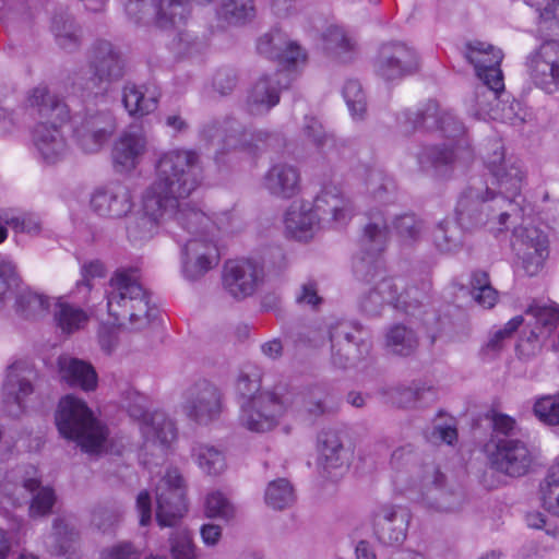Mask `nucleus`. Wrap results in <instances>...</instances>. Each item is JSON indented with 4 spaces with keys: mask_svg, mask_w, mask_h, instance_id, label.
Here are the masks:
<instances>
[{
    "mask_svg": "<svg viewBox=\"0 0 559 559\" xmlns=\"http://www.w3.org/2000/svg\"><path fill=\"white\" fill-rule=\"evenodd\" d=\"M521 211L516 198L501 191L493 194L486 182L474 178L460 194L455 219L467 231L487 227L497 235L508 228L511 217H520Z\"/></svg>",
    "mask_w": 559,
    "mask_h": 559,
    "instance_id": "f257e3e1",
    "label": "nucleus"
},
{
    "mask_svg": "<svg viewBox=\"0 0 559 559\" xmlns=\"http://www.w3.org/2000/svg\"><path fill=\"white\" fill-rule=\"evenodd\" d=\"M108 314L130 331H141L156 319L158 309L151 302L150 292L140 283L135 270L118 269L106 290Z\"/></svg>",
    "mask_w": 559,
    "mask_h": 559,
    "instance_id": "f03ea898",
    "label": "nucleus"
},
{
    "mask_svg": "<svg viewBox=\"0 0 559 559\" xmlns=\"http://www.w3.org/2000/svg\"><path fill=\"white\" fill-rule=\"evenodd\" d=\"M155 169L156 179L146 191L167 204L189 197L204 178L201 157L193 150L174 148L163 153Z\"/></svg>",
    "mask_w": 559,
    "mask_h": 559,
    "instance_id": "7ed1b4c3",
    "label": "nucleus"
},
{
    "mask_svg": "<svg viewBox=\"0 0 559 559\" xmlns=\"http://www.w3.org/2000/svg\"><path fill=\"white\" fill-rule=\"evenodd\" d=\"M55 420L59 433L74 441L82 451L96 454L104 449L107 429L94 417L84 401L66 395L58 404Z\"/></svg>",
    "mask_w": 559,
    "mask_h": 559,
    "instance_id": "20e7f679",
    "label": "nucleus"
},
{
    "mask_svg": "<svg viewBox=\"0 0 559 559\" xmlns=\"http://www.w3.org/2000/svg\"><path fill=\"white\" fill-rule=\"evenodd\" d=\"M87 69V75L78 76L74 84L85 99L103 100L110 84L124 76L126 60L114 44L98 39L88 49Z\"/></svg>",
    "mask_w": 559,
    "mask_h": 559,
    "instance_id": "39448f33",
    "label": "nucleus"
},
{
    "mask_svg": "<svg viewBox=\"0 0 559 559\" xmlns=\"http://www.w3.org/2000/svg\"><path fill=\"white\" fill-rule=\"evenodd\" d=\"M290 405L288 396L263 391L251 399L239 401V424L251 432L264 433L278 425Z\"/></svg>",
    "mask_w": 559,
    "mask_h": 559,
    "instance_id": "423d86ee",
    "label": "nucleus"
},
{
    "mask_svg": "<svg viewBox=\"0 0 559 559\" xmlns=\"http://www.w3.org/2000/svg\"><path fill=\"white\" fill-rule=\"evenodd\" d=\"M332 362L345 369L362 359L370 349L367 332L356 321L338 320L330 326Z\"/></svg>",
    "mask_w": 559,
    "mask_h": 559,
    "instance_id": "0eeeda50",
    "label": "nucleus"
},
{
    "mask_svg": "<svg viewBox=\"0 0 559 559\" xmlns=\"http://www.w3.org/2000/svg\"><path fill=\"white\" fill-rule=\"evenodd\" d=\"M420 70V57L415 48L403 41L381 45L374 61L376 74L386 82L402 80Z\"/></svg>",
    "mask_w": 559,
    "mask_h": 559,
    "instance_id": "6e6552de",
    "label": "nucleus"
},
{
    "mask_svg": "<svg viewBox=\"0 0 559 559\" xmlns=\"http://www.w3.org/2000/svg\"><path fill=\"white\" fill-rule=\"evenodd\" d=\"M183 479L177 469H168L155 490L156 521L160 527H174L187 512Z\"/></svg>",
    "mask_w": 559,
    "mask_h": 559,
    "instance_id": "1a4fd4ad",
    "label": "nucleus"
},
{
    "mask_svg": "<svg viewBox=\"0 0 559 559\" xmlns=\"http://www.w3.org/2000/svg\"><path fill=\"white\" fill-rule=\"evenodd\" d=\"M73 138L86 153H96L116 130V121L108 110L85 109L73 119Z\"/></svg>",
    "mask_w": 559,
    "mask_h": 559,
    "instance_id": "9d476101",
    "label": "nucleus"
},
{
    "mask_svg": "<svg viewBox=\"0 0 559 559\" xmlns=\"http://www.w3.org/2000/svg\"><path fill=\"white\" fill-rule=\"evenodd\" d=\"M166 230L173 235L177 242L186 238L211 234L215 229L212 219L199 207L189 202H175L165 206Z\"/></svg>",
    "mask_w": 559,
    "mask_h": 559,
    "instance_id": "9b49d317",
    "label": "nucleus"
},
{
    "mask_svg": "<svg viewBox=\"0 0 559 559\" xmlns=\"http://www.w3.org/2000/svg\"><path fill=\"white\" fill-rule=\"evenodd\" d=\"M511 247L521 261L523 270L530 276L539 273L549 255L548 237L536 226L514 227Z\"/></svg>",
    "mask_w": 559,
    "mask_h": 559,
    "instance_id": "f8f14e48",
    "label": "nucleus"
},
{
    "mask_svg": "<svg viewBox=\"0 0 559 559\" xmlns=\"http://www.w3.org/2000/svg\"><path fill=\"white\" fill-rule=\"evenodd\" d=\"M388 237V226L382 216H378L365 225L359 243L366 257L357 259L354 263V272L359 280L371 282L381 275L382 271L377 255L384 250Z\"/></svg>",
    "mask_w": 559,
    "mask_h": 559,
    "instance_id": "ddd939ff",
    "label": "nucleus"
},
{
    "mask_svg": "<svg viewBox=\"0 0 559 559\" xmlns=\"http://www.w3.org/2000/svg\"><path fill=\"white\" fill-rule=\"evenodd\" d=\"M493 445L490 463L497 472L518 478L531 471L535 457L525 441L519 438H498L493 439Z\"/></svg>",
    "mask_w": 559,
    "mask_h": 559,
    "instance_id": "4468645a",
    "label": "nucleus"
},
{
    "mask_svg": "<svg viewBox=\"0 0 559 559\" xmlns=\"http://www.w3.org/2000/svg\"><path fill=\"white\" fill-rule=\"evenodd\" d=\"M36 370L28 364L16 362L9 367L2 385L1 406L10 417H19L24 412V400L34 392Z\"/></svg>",
    "mask_w": 559,
    "mask_h": 559,
    "instance_id": "2eb2a0df",
    "label": "nucleus"
},
{
    "mask_svg": "<svg viewBox=\"0 0 559 559\" xmlns=\"http://www.w3.org/2000/svg\"><path fill=\"white\" fill-rule=\"evenodd\" d=\"M127 409L130 417L141 421V432L147 442L167 445L176 438L174 423L163 412H147V399L139 393H131Z\"/></svg>",
    "mask_w": 559,
    "mask_h": 559,
    "instance_id": "dca6fc26",
    "label": "nucleus"
},
{
    "mask_svg": "<svg viewBox=\"0 0 559 559\" xmlns=\"http://www.w3.org/2000/svg\"><path fill=\"white\" fill-rule=\"evenodd\" d=\"M263 276V266L254 260H229L224 265L222 282L228 295L242 300L257 292Z\"/></svg>",
    "mask_w": 559,
    "mask_h": 559,
    "instance_id": "f3484780",
    "label": "nucleus"
},
{
    "mask_svg": "<svg viewBox=\"0 0 559 559\" xmlns=\"http://www.w3.org/2000/svg\"><path fill=\"white\" fill-rule=\"evenodd\" d=\"M222 409V393L209 380L201 379L187 389L183 411L190 419L207 425L219 417Z\"/></svg>",
    "mask_w": 559,
    "mask_h": 559,
    "instance_id": "a211bd4d",
    "label": "nucleus"
},
{
    "mask_svg": "<svg viewBox=\"0 0 559 559\" xmlns=\"http://www.w3.org/2000/svg\"><path fill=\"white\" fill-rule=\"evenodd\" d=\"M556 40L544 43L526 58L532 82L547 94L559 92V45Z\"/></svg>",
    "mask_w": 559,
    "mask_h": 559,
    "instance_id": "6ab92c4d",
    "label": "nucleus"
},
{
    "mask_svg": "<svg viewBox=\"0 0 559 559\" xmlns=\"http://www.w3.org/2000/svg\"><path fill=\"white\" fill-rule=\"evenodd\" d=\"M405 118L411 124L409 131L417 129L439 130L453 143L464 140V124L449 110L442 109L436 100H429L421 109L406 111ZM408 131V129L406 130Z\"/></svg>",
    "mask_w": 559,
    "mask_h": 559,
    "instance_id": "aec40b11",
    "label": "nucleus"
},
{
    "mask_svg": "<svg viewBox=\"0 0 559 559\" xmlns=\"http://www.w3.org/2000/svg\"><path fill=\"white\" fill-rule=\"evenodd\" d=\"M58 122H38L32 130V146L37 160L46 166L63 162L70 152L68 140Z\"/></svg>",
    "mask_w": 559,
    "mask_h": 559,
    "instance_id": "412c9836",
    "label": "nucleus"
},
{
    "mask_svg": "<svg viewBox=\"0 0 559 559\" xmlns=\"http://www.w3.org/2000/svg\"><path fill=\"white\" fill-rule=\"evenodd\" d=\"M465 58L474 66L476 75L495 91H504L503 74L500 63L503 59L501 49L491 44L475 40L466 44Z\"/></svg>",
    "mask_w": 559,
    "mask_h": 559,
    "instance_id": "4be33fe9",
    "label": "nucleus"
},
{
    "mask_svg": "<svg viewBox=\"0 0 559 559\" xmlns=\"http://www.w3.org/2000/svg\"><path fill=\"white\" fill-rule=\"evenodd\" d=\"M444 480V475L433 463L425 464L420 478L421 498L428 508L440 512H451L460 508L462 495L447 489Z\"/></svg>",
    "mask_w": 559,
    "mask_h": 559,
    "instance_id": "5701e85b",
    "label": "nucleus"
},
{
    "mask_svg": "<svg viewBox=\"0 0 559 559\" xmlns=\"http://www.w3.org/2000/svg\"><path fill=\"white\" fill-rule=\"evenodd\" d=\"M168 204L145 190L142 213L132 218L127 226L130 241L140 243L150 240L157 234L158 228H166V211Z\"/></svg>",
    "mask_w": 559,
    "mask_h": 559,
    "instance_id": "b1692460",
    "label": "nucleus"
},
{
    "mask_svg": "<svg viewBox=\"0 0 559 559\" xmlns=\"http://www.w3.org/2000/svg\"><path fill=\"white\" fill-rule=\"evenodd\" d=\"M90 206L102 217L121 218L131 212L133 201L124 183L112 181L94 190Z\"/></svg>",
    "mask_w": 559,
    "mask_h": 559,
    "instance_id": "393cba45",
    "label": "nucleus"
},
{
    "mask_svg": "<svg viewBox=\"0 0 559 559\" xmlns=\"http://www.w3.org/2000/svg\"><path fill=\"white\" fill-rule=\"evenodd\" d=\"M289 74L283 70L260 76L247 97L249 112L255 116L267 114L280 103L281 92L289 86Z\"/></svg>",
    "mask_w": 559,
    "mask_h": 559,
    "instance_id": "a878e982",
    "label": "nucleus"
},
{
    "mask_svg": "<svg viewBox=\"0 0 559 559\" xmlns=\"http://www.w3.org/2000/svg\"><path fill=\"white\" fill-rule=\"evenodd\" d=\"M409 519V511L404 507L380 506L373 512L372 518V527L377 539L384 545L402 543L406 538Z\"/></svg>",
    "mask_w": 559,
    "mask_h": 559,
    "instance_id": "bb28decb",
    "label": "nucleus"
},
{
    "mask_svg": "<svg viewBox=\"0 0 559 559\" xmlns=\"http://www.w3.org/2000/svg\"><path fill=\"white\" fill-rule=\"evenodd\" d=\"M41 476L33 464H21L8 471L1 484V492L13 507L28 503L39 488Z\"/></svg>",
    "mask_w": 559,
    "mask_h": 559,
    "instance_id": "cd10ccee",
    "label": "nucleus"
},
{
    "mask_svg": "<svg viewBox=\"0 0 559 559\" xmlns=\"http://www.w3.org/2000/svg\"><path fill=\"white\" fill-rule=\"evenodd\" d=\"M473 151L466 140H457L450 145L426 146L418 154L417 159L421 170L431 168L438 170L442 167L453 166L457 163L468 164L473 159Z\"/></svg>",
    "mask_w": 559,
    "mask_h": 559,
    "instance_id": "c85d7f7f",
    "label": "nucleus"
},
{
    "mask_svg": "<svg viewBox=\"0 0 559 559\" xmlns=\"http://www.w3.org/2000/svg\"><path fill=\"white\" fill-rule=\"evenodd\" d=\"M147 150V139L140 128L127 130L120 134L112 147L114 166L119 173H129L136 168Z\"/></svg>",
    "mask_w": 559,
    "mask_h": 559,
    "instance_id": "c756f323",
    "label": "nucleus"
},
{
    "mask_svg": "<svg viewBox=\"0 0 559 559\" xmlns=\"http://www.w3.org/2000/svg\"><path fill=\"white\" fill-rule=\"evenodd\" d=\"M491 148L492 152L486 155L485 163L496 179L499 191L513 198L520 197L524 179L522 169L515 164H506L503 145L500 142L495 141Z\"/></svg>",
    "mask_w": 559,
    "mask_h": 559,
    "instance_id": "7c9ffc66",
    "label": "nucleus"
},
{
    "mask_svg": "<svg viewBox=\"0 0 559 559\" xmlns=\"http://www.w3.org/2000/svg\"><path fill=\"white\" fill-rule=\"evenodd\" d=\"M28 106L46 122H58L66 124L70 121L71 114L69 106L48 86L38 85L32 88L27 96Z\"/></svg>",
    "mask_w": 559,
    "mask_h": 559,
    "instance_id": "2f4dec72",
    "label": "nucleus"
},
{
    "mask_svg": "<svg viewBox=\"0 0 559 559\" xmlns=\"http://www.w3.org/2000/svg\"><path fill=\"white\" fill-rule=\"evenodd\" d=\"M402 287L394 278L381 277L368 290L362 293L359 298V308L368 316H378L385 305H392L395 308L402 306Z\"/></svg>",
    "mask_w": 559,
    "mask_h": 559,
    "instance_id": "473e14b6",
    "label": "nucleus"
},
{
    "mask_svg": "<svg viewBox=\"0 0 559 559\" xmlns=\"http://www.w3.org/2000/svg\"><path fill=\"white\" fill-rule=\"evenodd\" d=\"M257 50L260 55L288 67L294 66L304 57L301 48L277 28L265 33L258 39Z\"/></svg>",
    "mask_w": 559,
    "mask_h": 559,
    "instance_id": "72a5a7b5",
    "label": "nucleus"
},
{
    "mask_svg": "<svg viewBox=\"0 0 559 559\" xmlns=\"http://www.w3.org/2000/svg\"><path fill=\"white\" fill-rule=\"evenodd\" d=\"M60 379L72 388L93 391L97 386V373L94 367L82 359L61 355L57 360Z\"/></svg>",
    "mask_w": 559,
    "mask_h": 559,
    "instance_id": "f704fd0d",
    "label": "nucleus"
},
{
    "mask_svg": "<svg viewBox=\"0 0 559 559\" xmlns=\"http://www.w3.org/2000/svg\"><path fill=\"white\" fill-rule=\"evenodd\" d=\"M313 210L321 222L343 223L345 222L349 204L342 191L333 185L322 188L313 201Z\"/></svg>",
    "mask_w": 559,
    "mask_h": 559,
    "instance_id": "c9c22d12",
    "label": "nucleus"
},
{
    "mask_svg": "<svg viewBox=\"0 0 559 559\" xmlns=\"http://www.w3.org/2000/svg\"><path fill=\"white\" fill-rule=\"evenodd\" d=\"M320 447V465L329 476L342 474L347 468L348 454L335 431H322L318 438Z\"/></svg>",
    "mask_w": 559,
    "mask_h": 559,
    "instance_id": "e433bc0d",
    "label": "nucleus"
},
{
    "mask_svg": "<svg viewBox=\"0 0 559 559\" xmlns=\"http://www.w3.org/2000/svg\"><path fill=\"white\" fill-rule=\"evenodd\" d=\"M299 181V173L294 166L276 164L265 174L263 185L272 195L289 199L298 193Z\"/></svg>",
    "mask_w": 559,
    "mask_h": 559,
    "instance_id": "4c0bfd02",
    "label": "nucleus"
},
{
    "mask_svg": "<svg viewBox=\"0 0 559 559\" xmlns=\"http://www.w3.org/2000/svg\"><path fill=\"white\" fill-rule=\"evenodd\" d=\"M160 94L147 85L127 82L122 87V104L132 117H143L153 112L158 105Z\"/></svg>",
    "mask_w": 559,
    "mask_h": 559,
    "instance_id": "58836bf2",
    "label": "nucleus"
},
{
    "mask_svg": "<svg viewBox=\"0 0 559 559\" xmlns=\"http://www.w3.org/2000/svg\"><path fill=\"white\" fill-rule=\"evenodd\" d=\"M321 222L313 207L293 203L285 213L287 233L297 240H308L312 237L314 227Z\"/></svg>",
    "mask_w": 559,
    "mask_h": 559,
    "instance_id": "ea45409f",
    "label": "nucleus"
},
{
    "mask_svg": "<svg viewBox=\"0 0 559 559\" xmlns=\"http://www.w3.org/2000/svg\"><path fill=\"white\" fill-rule=\"evenodd\" d=\"M191 13V0H156L153 24L160 29L179 28Z\"/></svg>",
    "mask_w": 559,
    "mask_h": 559,
    "instance_id": "a19ab883",
    "label": "nucleus"
},
{
    "mask_svg": "<svg viewBox=\"0 0 559 559\" xmlns=\"http://www.w3.org/2000/svg\"><path fill=\"white\" fill-rule=\"evenodd\" d=\"M391 402L399 407L409 408L431 403L436 400V390L424 383H412L411 385H397L386 391Z\"/></svg>",
    "mask_w": 559,
    "mask_h": 559,
    "instance_id": "79ce46f5",
    "label": "nucleus"
},
{
    "mask_svg": "<svg viewBox=\"0 0 559 559\" xmlns=\"http://www.w3.org/2000/svg\"><path fill=\"white\" fill-rule=\"evenodd\" d=\"M49 539V552L55 556H63L74 550L79 532L70 519L59 516L52 522V532Z\"/></svg>",
    "mask_w": 559,
    "mask_h": 559,
    "instance_id": "37998d69",
    "label": "nucleus"
},
{
    "mask_svg": "<svg viewBox=\"0 0 559 559\" xmlns=\"http://www.w3.org/2000/svg\"><path fill=\"white\" fill-rule=\"evenodd\" d=\"M215 14L228 25H243L255 16L254 0H219Z\"/></svg>",
    "mask_w": 559,
    "mask_h": 559,
    "instance_id": "c03bdc74",
    "label": "nucleus"
},
{
    "mask_svg": "<svg viewBox=\"0 0 559 559\" xmlns=\"http://www.w3.org/2000/svg\"><path fill=\"white\" fill-rule=\"evenodd\" d=\"M537 13L538 29L545 36L559 39V0H525Z\"/></svg>",
    "mask_w": 559,
    "mask_h": 559,
    "instance_id": "a18cd8bd",
    "label": "nucleus"
},
{
    "mask_svg": "<svg viewBox=\"0 0 559 559\" xmlns=\"http://www.w3.org/2000/svg\"><path fill=\"white\" fill-rule=\"evenodd\" d=\"M15 295V311L25 319H38L47 314L50 307L49 297L38 294L31 288L17 289Z\"/></svg>",
    "mask_w": 559,
    "mask_h": 559,
    "instance_id": "49530a36",
    "label": "nucleus"
},
{
    "mask_svg": "<svg viewBox=\"0 0 559 559\" xmlns=\"http://www.w3.org/2000/svg\"><path fill=\"white\" fill-rule=\"evenodd\" d=\"M385 346L393 355L408 357L416 352L418 337L414 330L404 324H394L386 332Z\"/></svg>",
    "mask_w": 559,
    "mask_h": 559,
    "instance_id": "de8ad7c7",
    "label": "nucleus"
},
{
    "mask_svg": "<svg viewBox=\"0 0 559 559\" xmlns=\"http://www.w3.org/2000/svg\"><path fill=\"white\" fill-rule=\"evenodd\" d=\"M523 322V317L516 316L509 320L503 328L490 332L487 342L480 349L481 356L488 359L498 357Z\"/></svg>",
    "mask_w": 559,
    "mask_h": 559,
    "instance_id": "09e8293b",
    "label": "nucleus"
},
{
    "mask_svg": "<svg viewBox=\"0 0 559 559\" xmlns=\"http://www.w3.org/2000/svg\"><path fill=\"white\" fill-rule=\"evenodd\" d=\"M463 230L457 221L444 219L440 222L432 233L435 246L441 252H453L463 246Z\"/></svg>",
    "mask_w": 559,
    "mask_h": 559,
    "instance_id": "8fccbe9b",
    "label": "nucleus"
},
{
    "mask_svg": "<svg viewBox=\"0 0 559 559\" xmlns=\"http://www.w3.org/2000/svg\"><path fill=\"white\" fill-rule=\"evenodd\" d=\"M192 455L199 467L209 475H218L226 467L225 454L222 449L206 443H197Z\"/></svg>",
    "mask_w": 559,
    "mask_h": 559,
    "instance_id": "3c124183",
    "label": "nucleus"
},
{
    "mask_svg": "<svg viewBox=\"0 0 559 559\" xmlns=\"http://www.w3.org/2000/svg\"><path fill=\"white\" fill-rule=\"evenodd\" d=\"M219 261V253L217 248H210V254L206 255H194V254H182V274L188 281H198L210 270L215 267Z\"/></svg>",
    "mask_w": 559,
    "mask_h": 559,
    "instance_id": "603ef678",
    "label": "nucleus"
},
{
    "mask_svg": "<svg viewBox=\"0 0 559 559\" xmlns=\"http://www.w3.org/2000/svg\"><path fill=\"white\" fill-rule=\"evenodd\" d=\"M325 49L346 62L352 59L356 43L347 35L344 28L340 26H330L324 34Z\"/></svg>",
    "mask_w": 559,
    "mask_h": 559,
    "instance_id": "864d4df0",
    "label": "nucleus"
},
{
    "mask_svg": "<svg viewBox=\"0 0 559 559\" xmlns=\"http://www.w3.org/2000/svg\"><path fill=\"white\" fill-rule=\"evenodd\" d=\"M543 508L559 516V461L552 465L539 485Z\"/></svg>",
    "mask_w": 559,
    "mask_h": 559,
    "instance_id": "5fc2aeb1",
    "label": "nucleus"
},
{
    "mask_svg": "<svg viewBox=\"0 0 559 559\" xmlns=\"http://www.w3.org/2000/svg\"><path fill=\"white\" fill-rule=\"evenodd\" d=\"M392 228L404 245H413L420 240L425 224L415 214L405 213L393 219Z\"/></svg>",
    "mask_w": 559,
    "mask_h": 559,
    "instance_id": "6e6d98bb",
    "label": "nucleus"
},
{
    "mask_svg": "<svg viewBox=\"0 0 559 559\" xmlns=\"http://www.w3.org/2000/svg\"><path fill=\"white\" fill-rule=\"evenodd\" d=\"M295 501V492L286 478L270 481L265 490V502L274 510H283Z\"/></svg>",
    "mask_w": 559,
    "mask_h": 559,
    "instance_id": "4d7b16f0",
    "label": "nucleus"
},
{
    "mask_svg": "<svg viewBox=\"0 0 559 559\" xmlns=\"http://www.w3.org/2000/svg\"><path fill=\"white\" fill-rule=\"evenodd\" d=\"M64 15H58L53 19L52 29L58 45L68 51L76 50L81 45V35L79 27Z\"/></svg>",
    "mask_w": 559,
    "mask_h": 559,
    "instance_id": "13d9d810",
    "label": "nucleus"
},
{
    "mask_svg": "<svg viewBox=\"0 0 559 559\" xmlns=\"http://www.w3.org/2000/svg\"><path fill=\"white\" fill-rule=\"evenodd\" d=\"M343 97L355 120H364L367 115V96L357 80H347L343 87Z\"/></svg>",
    "mask_w": 559,
    "mask_h": 559,
    "instance_id": "bf43d9fd",
    "label": "nucleus"
},
{
    "mask_svg": "<svg viewBox=\"0 0 559 559\" xmlns=\"http://www.w3.org/2000/svg\"><path fill=\"white\" fill-rule=\"evenodd\" d=\"M55 319L63 332L71 333L87 321V316L82 309L58 300L55 305Z\"/></svg>",
    "mask_w": 559,
    "mask_h": 559,
    "instance_id": "052dcab7",
    "label": "nucleus"
},
{
    "mask_svg": "<svg viewBox=\"0 0 559 559\" xmlns=\"http://www.w3.org/2000/svg\"><path fill=\"white\" fill-rule=\"evenodd\" d=\"M502 91H495L492 87L488 86V84H483L477 86L473 98L471 102L473 103L474 115L479 119H486L487 117L496 118L493 115L495 106L498 105V96Z\"/></svg>",
    "mask_w": 559,
    "mask_h": 559,
    "instance_id": "680f3d73",
    "label": "nucleus"
},
{
    "mask_svg": "<svg viewBox=\"0 0 559 559\" xmlns=\"http://www.w3.org/2000/svg\"><path fill=\"white\" fill-rule=\"evenodd\" d=\"M171 559H198L192 535L187 528H178L169 537Z\"/></svg>",
    "mask_w": 559,
    "mask_h": 559,
    "instance_id": "e2e57ef3",
    "label": "nucleus"
},
{
    "mask_svg": "<svg viewBox=\"0 0 559 559\" xmlns=\"http://www.w3.org/2000/svg\"><path fill=\"white\" fill-rule=\"evenodd\" d=\"M527 316H532L535 320V325L542 331L550 334L559 323V310L554 306H542L537 302L531 304L525 310Z\"/></svg>",
    "mask_w": 559,
    "mask_h": 559,
    "instance_id": "0e129e2a",
    "label": "nucleus"
},
{
    "mask_svg": "<svg viewBox=\"0 0 559 559\" xmlns=\"http://www.w3.org/2000/svg\"><path fill=\"white\" fill-rule=\"evenodd\" d=\"M533 412L543 424L559 426V394L537 399Z\"/></svg>",
    "mask_w": 559,
    "mask_h": 559,
    "instance_id": "69168bd1",
    "label": "nucleus"
},
{
    "mask_svg": "<svg viewBox=\"0 0 559 559\" xmlns=\"http://www.w3.org/2000/svg\"><path fill=\"white\" fill-rule=\"evenodd\" d=\"M21 278L10 261L0 262V307L20 288Z\"/></svg>",
    "mask_w": 559,
    "mask_h": 559,
    "instance_id": "338daca9",
    "label": "nucleus"
},
{
    "mask_svg": "<svg viewBox=\"0 0 559 559\" xmlns=\"http://www.w3.org/2000/svg\"><path fill=\"white\" fill-rule=\"evenodd\" d=\"M56 502L55 491L50 487H44L41 484L39 488L31 496L28 514L31 518H39L49 514Z\"/></svg>",
    "mask_w": 559,
    "mask_h": 559,
    "instance_id": "774afa93",
    "label": "nucleus"
}]
</instances>
